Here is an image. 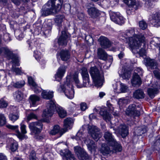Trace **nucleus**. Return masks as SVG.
I'll return each mask as SVG.
<instances>
[{
	"label": "nucleus",
	"mask_w": 160,
	"mask_h": 160,
	"mask_svg": "<svg viewBox=\"0 0 160 160\" xmlns=\"http://www.w3.org/2000/svg\"><path fill=\"white\" fill-rule=\"evenodd\" d=\"M126 114L130 116H139L140 113L139 111L136 110V105L135 104L130 105L127 108Z\"/></svg>",
	"instance_id": "17"
},
{
	"label": "nucleus",
	"mask_w": 160,
	"mask_h": 160,
	"mask_svg": "<svg viewBox=\"0 0 160 160\" xmlns=\"http://www.w3.org/2000/svg\"><path fill=\"white\" fill-rule=\"evenodd\" d=\"M28 83L32 86V88L35 93H38L40 91V88L38 87L31 77H28Z\"/></svg>",
	"instance_id": "26"
},
{
	"label": "nucleus",
	"mask_w": 160,
	"mask_h": 160,
	"mask_svg": "<svg viewBox=\"0 0 160 160\" xmlns=\"http://www.w3.org/2000/svg\"><path fill=\"white\" fill-rule=\"evenodd\" d=\"M25 83V82L24 81L18 82L15 83L14 85V86L16 88H20L24 85Z\"/></svg>",
	"instance_id": "50"
},
{
	"label": "nucleus",
	"mask_w": 160,
	"mask_h": 160,
	"mask_svg": "<svg viewBox=\"0 0 160 160\" xmlns=\"http://www.w3.org/2000/svg\"><path fill=\"white\" fill-rule=\"evenodd\" d=\"M101 46L104 48H107L111 46V43L109 40L106 37L101 36L98 39Z\"/></svg>",
	"instance_id": "22"
},
{
	"label": "nucleus",
	"mask_w": 160,
	"mask_h": 160,
	"mask_svg": "<svg viewBox=\"0 0 160 160\" xmlns=\"http://www.w3.org/2000/svg\"><path fill=\"white\" fill-rule=\"evenodd\" d=\"M100 114L106 122L110 121L111 118V115L108 112L105 110H101L100 112Z\"/></svg>",
	"instance_id": "30"
},
{
	"label": "nucleus",
	"mask_w": 160,
	"mask_h": 160,
	"mask_svg": "<svg viewBox=\"0 0 160 160\" xmlns=\"http://www.w3.org/2000/svg\"><path fill=\"white\" fill-rule=\"evenodd\" d=\"M145 65L149 68L151 69H156L158 64L153 59L147 58L144 60Z\"/></svg>",
	"instance_id": "21"
},
{
	"label": "nucleus",
	"mask_w": 160,
	"mask_h": 160,
	"mask_svg": "<svg viewBox=\"0 0 160 160\" xmlns=\"http://www.w3.org/2000/svg\"><path fill=\"white\" fill-rule=\"evenodd\" d=\"M124 54L123 52H121L118 55V56L120 59L122 58L124 56Z\"/></svg>",
	"instance_id": "63"
},
{
	"label": "nucleus",
	"mask_w": 160,
	"mask_h": 160,
	"mask_svg": "<svg viewBox=\"0 0 160 160\" xmlns=\"http://www.w3.org/2000/svg\"><path fill=\"white\" fill-rule=\"evenodd\" d=\"M128 7H129V8L127 10V13L129 15V14H130L131 13V11L130 10V8H131V9L132 10H135V9H134L133 8H130L129 6H128Z\"/></svg>",
	"instance_id": "62"
},
{
	"label": "nucleus",
	"mask_w": 160,
	"mask_h": 160,
	"mask_svg": "<svg viewBox=\"0 0 160 160\" xmlns=\"http://www.w3.org/2000/svg\"><path fill=\"white\" fill-rule=\"evenodd\" d=\"M34 56L37 60H39L42 57L41 52L38 51H34Z\"/></svg>",
	"instance_id": "48"
},
{
	"label": "nucleus",
	"mask_w": 160,
	"mask_h": 160,
	"mask_svg": "<svg viewBox=\"0 0 160 160\" xmlns=\"http://www.w3.org/2000/svg\"><path fill=\"white\" fill-rule=\"evenodd\" d=\"M64 17L63 15H58L55 19V22L57 25L59 26L62 23L63 19Z\"/></svg>",
	"instance_id": "42"
},
{
	"label": "nucleus",
	"mask_w": 160,
	"mask_h": 160,
	"mask_svg": "<svg viewBox=\"0 0 160 160\" xmlns=\"http://www.w3.org/2000/svg\"><path fill=\"white\" fill-rule=\"evenodd\" d=\"M73 121L72 119L70 118H67L64 121L63 128H62L63 131L62 133H65L67 132L68 129L71 128Z\"/></svg>",
	"instance_id": "19"
},
{
	"label": "nucleus",
	"mask_w": 160,
	"mask_h": 160,
	"mask_svg": "<svg viewBox=\"0 0 160 160\" xmlns=\"http://www.w3.org/2000/svg\"><path fill=\"white\" fill-rule=\"evenodd\" d=\"M87 12L92 18H96L100 14L99 11L95 8L93 3H88L86 5Z\"/></svg>",
	"instance_id": "11"
},
{
	"label": "nucleus",
	"mask_w": 160,
	"mask_h": 160,
	"mask_svg": "<svg viewBox=\"0 0 160 160\" xmlns=\"http://www.w3.org/2000/svg\"><path fill=\"white\" fill-rule=\"evenodd\" d=\"M63 159L64 158L67 160H75L74 155L69 151L67 154H63Z\"/></svg>",
	"instance_id": "43"
},
{
	"label": "nucleus",
	"mask_w": 160,
	"mask_h": 160,
	"mask_svg": "<svg viewBox=\"0 0 160 160\" xmlns=\"http://www.w3.org/2000/svg\"><path fill=\"white\" fill-rule=\"evenodd\" d=\"M9 118L11 121L13 122H15L18 118V113H15V114H10L9 116Z\"/></svg>",
	"instance_id": "47"
},
{
	"label": "nucleus",
	"mask_w": 160,
	"mask_h": 160,
	"mask_svg": "<svg viewBox=\"0 0 160 160\" xmlns=\"http://www.w3.org/2000/svg\"><path fill=\"white\" fill-rule=\"evenodd\" d=\"M139 26L141 29L142 30H144L147 27V24L143 20L140 21L139 22Z\"/></svg>",
	"instance_id": "46"
},
{
	"label": "nucleus",
	"mask_w": 160,
	"mask_h": 160,
	"mask_svg": "<svg viewBox=\"0 0 160 160\" xmlns=\"http://www.w3.org/2000/svg\"><path fill=\"white\" fill-rule=\"evenodd\" d=\"M98 55L100 59L106 60L108 57V54L102 48H99L98 50Z\"/></svg>",
	"instance_id": "28"
},
{
	"label": "nucleus",
	"mask_w": 160,
	"mask_h": 160,
	"mask_svg": "<svg viewBox=\"0 0 160 160\" xmlns=\"http://www.w3.org/2000/svg\"><path fill=\"white\" fill-rule=\"evenodd\" d=\"M89 73L95 86L98 88L101 87L103 85V76L99 70L96 67H91Z\"/></svg>",
	"instance_id": "6"
},
{
	"label": "nucleus",
	"mask_w": 160,
	"mask_h": 160,
	"mask_svg": "<svg viewBox=\"0 0 160 160\" xmlns=\"http://www.w3.org/2000/svg\"><path fill=\"white\" fill-rule=\"evenodd\" d=\"M145 39L141 42L140 46H139L137 49H135V51H136V52H134V51L132 50V49L131 48H130V49L132 50V52L134 53H138L140 56L142 57L145 55V50L144 49L142 48H141L140 50L139 49V48L141 47L142 43H143L145 42Z\"/></svg>",
	"instance_id": "31"
},
{
	"label": "nucleus",
	"mask_w": 160,
	"mask_h": 160,
	"mask_svg": "<svg viewBox=\"0 0 160 160\" xmlns=\"http://www.w3.org/2000/svg\"><path fill=\"white\" fill-rule=\"evenodd\" d=\"M20 129L21 132L22 134H25L27 133L26 130V126L24 124H20Z\"/></svg>",
	"instance_id": "53"
},
{
	"label": "nucleus",
	"mask_w": 160,
	"mask_h": 160,
	"mask_svg": "<svg viewBox=\"0 0 160 160\" xmlns=\"http://www.w3.org/2000/svg\"><path fill=\"white\" fill-rule=\"evenodd\" d=\"M41 95L43 98L49 99L53 97V93L52 92H48L45 90H43L41 94Z\"/></svg>",
	"instance_id": "34"
},
{
	"label": "nucleus",
	"mask_w": 160,
	"mask_h": 160,
	"mask_svg": "<svg viewBox=\"0 0 160 160\" xmlns=\"http://www.w3.org/2000/svg\"><path fill=\"white\" fill-rule=\"evenodd\" d=\"M120 37L122 39H126L128 40V43L130 48H131L134 52H136L135 49L138 48L140 46L141 42L145 39L143 35L135 34L134 29L132 28L127 30L122 33Z\"/></svg>",
	"instance_id": "1"
},
{
	"label": "nucleus",
	"mask_w": 160,
	"mask_h": 160,
	"mask_svg": "<svg viewBox=\"0 0 160 160\" xmlns=\"http://www.w3.org/2000/svg\"><path fill=\"white\" fill-rule=\"evenodd\" d=\"M74 151L80 160H87L88 156L85 150L81 148L76 147L74 148Z\"/></svg>",
	"instance_id": "15"
},
{
	"label": "nucleus",
	"mask_w": 160,
	"mask_h": 160,
	"mask_svg": "<svg viewBox=\"0 0 160 160\" xmlns=\"http://www.w3.org/2000/svg\"><path fill=\"white\" fill-rule=\"evenodd\" d=\"M55 110L61 118H64L66 116V112L62 107L58 105L56 106L54 101H50L47 104L46 108L43 111L42 117L45 118L51 117Z\"/></svg>",
	"instance_id": "2"
},
{
	"label": "nucleus",
	"mask_w": 160,
	"mask_h": 160,
	"mask_svg": "<svg viewBox=\"0 0 160 160\" xmlns=\"http://www.w3.org/2000/svg\"><path fill=\"white\" fill-rule=\"evenodd\" d=\"M78 18L80 20H82L84 18L83 14L82 12L78 13L77 14Z\"/></svg>",
	"instance_id": "58"
},
{
	"label": "nucleus",
	"mask_w": 160,
	"mask_h": 160,
	"mask_svg": "<svg viewBox=\"0 0 160 160\" xmlns=\"http://www.w3.org/2000/svg\"><path fill=\"white\" fill-rule=\"evenodd\" d=\"M151 22L155 26H160V14L156 13L154 14Z\"/></svg>",
	"instance_id": "27"
},
{
	"label": "nucleus",
	"mask_w": 160,
	"mask_h": 160,
	"mask_svg": "<svg viewBox=\"0 0 160 160\" xmlns=\"http://www.w3.org/2000/svg\"><path fill=\"white\" fill-rule=\"evenodd\" d=\"M30 99V102L32 106H35L37 102L40 99L39 97L35 95H31L29 97Z\"/></svg>",
	"instance_id": "35"
},
{
	"label": "nucleus",
	"mask_w": 160,
	"mask_h": 160,
	"mask_svg": "<svg viewBox=\"0 0 160 160\" xmlns=\"http://www.w3.org/2000/svg\"><path fill=\"white\" fill-rule=\"evenodd\" d=\"M136 70L138 72L140 75L142 74V73L143 71L142 69L139 68H138Z\"/></svg>",
	"instance_id": "61"
},
{
	"label": "nucleus",
	"mask_w": 160,
	"mask_h": 160,
	"mask_svg": "<svg viewBox=\"0 0 160 160\" xmlns=\"http://www.w3.org/2000/svg\"><path fill=\"white\" fill-rule=\"evenodd\" d=\"M14 99L17 101L21 100L23 98V95L22 92L19 91H17L13 94Z\"/></svg>",
	"instance_id": "38"
},
{
	"label": "nucleus",
	"mask_w": 160,
	"mask_h": 160,
	"mask_svg": "<svg viewBox=\"0 0 160 160\" xmlns=\"http://www.w3.org/2000/svg\"><path fill=\"white\" fill-rule=\"evenodd\" d=\"M107 105L109 108V109L110 110L113 111L114 110L113 109V107L112 106V105L109 103L108 102H107Z\"/></svg>",
	"instance_id": "60"
},
{
	"label": "nucleus",
	"mask_w": 160,
	"mask_h": 160,
	"mask_svg": "<svg viewBox=\"0 0 160 160\" xmlns=\"http://www.w3.org/2000/svg\"><path fill=\"white\" fill-rule=\"evenodd\" d=\"M68 39V37L65 31H63L62 32V35L59 38L58 43L60 45L66 46L67 44Z\"/></svg>",
	"instance_id": "23"
},
{
	"label": "nucleus",
	"mask_w": 160,
	"mask_h": 160,
	"mask_svg": "<svg viewBox=\"0 0 160 160\" xmlns=\"http://www.w3.org/2000/svg\"><path fill=\"white\" fill-rule=\"evenodd\" d=\"M67 67L65 66H60L58 69L55 75L56 80L59 81L64 76L66 71Z\"/></svg>",
	"instance_id": "18"
},
{
	"label": "nucleus",
	"mask_w": 160,
	"mask_h": 160,
	"mask_svg": "<svg viewBox=\"0 0 160 160\" xmlns=\"http://www.w3.org/2000/svg\"><path fill=\"white\" fill-rule=\"evenodd\" d=\"M153 147L154 150L158 151L160 156V138L156 141Z\"/></svg>",
	"instance_id": "39"
},
{
	"label": "nucleus",
	"mask_w": 160,
	"mask_h": 160,
	"mask_svg": "<svg viewBox=\"0 0 160 160\" xmlns=\"http://www.w3.org/2000/svg\"><path fill=\"white\" fill-rule=\"evenodd\" d=\"M153 72L155 76L157 78L160 79V72H158V70H154Z\"/></svg>",
	"instance_id": "55"
},
{
	"label": "nucleus",
	"mask_w": 160,
	"mask_h": 160,
	"mask_svg": "<svg viewBox=\"0 0 160 160\" xmlns=\"http://www.w3.org/2000/svg\"><path fill=\"white\" fill-rule=\"evenodd\" d=\"M122 71L123 72L122 74V77L124 79H128L130 77L131 72L129 71L122 69Z\"/></svg>",
	"instance_id": "41"
},
{
	"label": "nucleus",
	"mask_w": 160,
	"mask_h": 160,
	"mask_svg": "<svg viewBox=\"0 0 160 160\" xmlns=\"http://www.w3.org/2000/svg\"><path fill=\"white\" fill-rule=\"evenodd\" d=\"M63 131L62 129H60V127L58 125H55L53 128L49 131V133L52 135H55L58 133L59 132L61 134H63Z\"/></svg>",
	"instance_id": "32"
},
{
	"label": "nucleus",
	"mask_w": 160,
	"mask_h": 160,
	"mask_svg": "<svg viewBox=\"0 0 160 160\" xmlns=\"http://www.w3.org/2000/svg\"><path fill=\"white\" fill-rule=\"evenodd\" d=\"M18 147V144L16 141L12 142L10 146V149L12 151L14 152L16 150Z\"/></svg>",
	"instance_id": "45"
},
{
	"label": "nucleus",
	"mask_w": 160,
	"mask_h": 160,
	"mask_svg": "<svg viewBox=\"0 0 160 160\" xmlns=\"http://www.w3.org/2000/svg\"><path fill=\"white\" fill-rule=\"evenodd\" d=\"M133 96L136 98L139 99L143 98L144 97L145 95L142 90L138 89L135 91Z\"/></svg>",
	"instance_id": "33"
},
{
	"label": "nucleus",
	"mask_w": 160,
	"mask_h": 160,
	"mask_svg": "<svg viewBox=\"0 0 160 160\" xmlns=\"http://www.w3.org/2000/svg\"><path fill=\"white\" fill-rule=\"evenodd\" d=\"M37 116L36 114L32 112L28 115L27 117V119L28 121H29L32 119H37Z\"/></svg>",
	"instance_id": "49"
},
{
	"label": "nucleus",
	"mask_w": 160,
	"mask_h": 160,
	"mask_svg": "<svg viewBox=\"0 0 160 160\" xmlns=\"http://www.w3.org/2000/svg\"><path fill=\"white\" fill-rule=\"evenodd\" d=\"M105 95V93L103 92H100L99 93V97L100 98H102Z\"/></svg>",
	"instance_id": "64"
},
{
	"label": "nucleus",
	"mask_w": 160,
	"mask_h": 160,
	"mask_svg": "<svg viewBox=\"0 0 160 160\" xmlns=\"http://www.w3.org/2000/svg\"><path fill=\"white\" fill-rule=\"evenodd\" d=\"M109 13L111 20L115 23L121 25L125 22V19L119 12L110 11Z\"/></svg>",
	"instance_id": "10"
},
{
	"label": "nucleus",
	"mask_w": 160,
	"mask_h": 160,
	"mask_svg": "<svg viewBox=\"0 0 160 160\" xmlns=\"http://www.w3.org/2000/svg\"><path fill=\"white\" fill-rule=\"evenodd\" d=\"M83 135L81 132H78L75 137L76 140H80L82 142L84 141L87 145L88 148L91 152L95 151L96 148V145L92 140L88 138H85L83 137Z\"/></svg>",
	"instance_id": "8"
},
{
	"label": "nucleus",
	"mask_w": 160,
	"mask_h": 160,
	"mask_svg": "<svg viewBox=\"0 0 160 160\" xmlns=\"http://www.w3.org/2000/svg\"><path fill=\"white\" fill-rule=\"evenodd\" d=\"M117 130L123 138L126 137L128 134V128L125 124L120 125Z\"/></svg>",
	"instance_id": "20"
},
{
	"label": "nucleus",
	"mask_w": 160,
	"mask_h": 160,
	"mask_svg": "<svg viewBox=\"0 0 160 160\" xmlns=\"http://www.w3.org/2000/svg\"><path fill=\"white\" fill-rule=\"evenodd\" d=\"M80 108L81 110L83 111H85L87 108L88 107L86 103L85 102H82L80 104Z\"/></svg>",
	"instance_id": "54"
},
{
	"label": "nucleus",
	"mask_w": 160,
	"mask_h": 160,
	"mask_svg": "<svg viewBox=\"0 0 160 160\" xmlns=\"http://www.w3.org/2000/svg\"><path fill=\"white\" fill-rule=\"evenodd\" d=\"M59 54L61 59L64 61H67L70 58V53L67 50H62Z\"/></svg>",
	"instance_id": "29"
},
{
	"label": "nucleus",
	"mask_w": 160,
	"mask_h": 160,
	"mask_svg": "<svg viewBox=\"0 0 160 160\" xmlns=\"http://www.w3.org/2000/svg\"><path fill=\"white\" fill-rule=\"evenodd\" d=\"M120 90L122 92H126L128 89L127 87L123 83H120Z\"/></svg>",
	"instance_id": "51"
},
{
	"label": "nucleus",
	"mask_w": 160,
	"mask_h": 160,
	"mask_svg": "<svg viewBox=\"0 0 160 160\" xmlns=\"http://www.w3.org/2000/svg\"><path fill=\"white\" fill-rule=\"evenodd\" d=\"M0 55L4 56L9 60L12 59L13 63L11 68L12 71L15 72L16 74L20 75L22 73L21 70L15 66V65L17 66L19 65L18 57L8 48L0 46Z\"/></svg>",
	"instance_id": "3"
},
{
	"label": "nucleus",
	"mask_w": 160,
	"mask_h": 160,
	"mask_svg": "<svg viewBox=\"0 0 160 160\" xmlns=\"http://www.w3.org/2000/svg\"><path fill=\"white\" fill-rule=\"evenodd\" d=\"M129 102L127 98H122L119 99L118 103L120 107H122L128 104Z\"/></svg>",
	"instance_id": "40"
},
{
	"label": "nucleus",
	"mask_w": 160,
	"mask_h": 160,
	"mask_svg": "<svg viewBox=\"0 0 160 160\" xmlns=\"http://www.w3.org/2000/svg\"><path fill=\"white\" fill-rule=\"evenodd\" d=\"M81 74L83 78V84L79 83V81L78 79V75L77 73L73 75V78L78 88H80L83 87H87L89 86V75L87 69L83 67L81 69Z\"/></svg>",
	"instance_id": "5"
},
{
	"label": "nucleus",
	"mask_w": 160,
	"mask_h": 160,
	"mask_svg": "<svg viewBox=\"0 0 160 160\" xmlns=\"http://www.w3.org/2000/svg\"><path fill=\"white\" fill-rule=\"evenodd\" d=\"M6 157L2 153H0V160H7Z\"/></svg>",
	"instance_id": "59"
},
{
	"label": "nucleus",
	"mask_w": 160,
	"mask_h": 160,
	"mask_svg": "<svg viewBox=\"0 0 160 160\" xmlns=\"http://www.w3.org/2000/svg\"><path fill=\"white\" fill-rule=\"evenodd\" d=\"M69 82V79L67 78L66 82L65 83L66 89L64 91V93L66 96L70 99H72L74 97V91L72 88V86Z\"/></svg>",
	"instance_id": "13"
},
{
	"label": "nucleus",
	"mask_w": 160,
	"mask_h": 160,
	"mask_svg": "<svg viewBox=\"0 0 160 160\" xmlns=\"http://www.w3.org/2000/svg\"><path fill=\"white\" fill-rule=\"evenodd\" d=\"M30 160H36L35 153H31L30 155Z\"/></svg>",
	"instance_id": "57"
},
{
	"label": "nucleus",
	"mask_w": 160,
	"mask_h": 160,
	"mask_svg": "<svg viewBox=\"0 0 160 160\" xmlns=\"http://www.w3.org/2000/svg\"><path fill=\"white\" fill-rule=\"evenodd\" d=\"M89 132L92 138L96 141L102 137V134L99 132V128L94 126H89L88 127Z\"/></svg>",
	"instance_id": "14"
},
{
	"label": "nucleus",
	"mask_w": 160,
	"mask_h": 160,
	"mask_svg": "<svg viewBox=\"0 0 160 160\" xmlns=\"http://www.w3.org/2000/svg\"><path fill=\"white\" fill-rule=\"evenodd\" d=\"M147 131V127L146 126H142L141 128H138L135 129V132L137 133V135H141L145 133Z\"/></svg>",
	"instance_id": "36"
},
{
	"label": "nucleus",
	"mask_w": 160,
	"mask_h": 160,
	"mask_svg": "<svg viewBox=\"0 0 160 160\" xmlns=\"http://www.w3.org/2000/svg\"><path fill=\"white\" fill-rule=\"evenodd\" d=\"M132 85L134 87L139 86L142 83L141 78L138 74L134 72L133 74V77L131 81Z\"/></svg>",
	"instance_id": "24"
},
{
	"label": "nucleus",
	"mask_w": 160,
	"mask_h": 160,
	"mask_svg": "<svg viewBox=\"0 0 160 160\" xmlns=\"http://www.w3.org/2000/svg\"><path fill=\"white\" fill-rule=\"evenodd\" d=\"M42 126V123L40 121L32 122L28 124L31 134L34 135L39 134L41 132Z\"/></svg>",
	"instance_id": "9"
},
{
	"label": "nucleus",
	"mask_w": 160,
	"mask_h": 160,
	"mask_svg": "<svg viewBox=\"0 0 160 160\" xmlns=\"http://www.w3.org/2000/svg\"><path fill=\"white\" fill-rule=\"evenodd\" d=\"M63 0H50L43 6L42 9V15L43 16L55 14L61 8Z\"/></svg>",
	"instance_id": "4"
},
{
	"label": "nucleus",
	"mask_w": 160,
	"mask_h": 160,
	"mask_svg": "<svg viewBox=\"0 0 160 160\" xmlns=\"http://www.w3.org/2000/svg\"><path fill=\"white\" fill-rule=\"evenodd\" d=\"M104 138L107 142L108 144H111L113 147L115 152H120L122 148L120 144L118 143L114 138L112 134L108 131L105 132Z\"/></svg>",
	"instance_id": "7"
},
{
	"label": "nucleus",
	"mask_w": 160,
	"mask_h": 160,
	"mask_svg": "<svg viewBox=\"0 0 160 160\" xmlns=\"http://www.w3.org/2000/svg\"><path fill=\"white\" fill-rule=\"evenodd\" d=\"M123 2L129 7L133 8L135 10L140 8L141 7V2L138 0H122Z\"/></svg>",
	"instance_id": "16"
},
{
	"label": "nucleus",
	"mask_w": 160,
	"mask_h": 160,
	"mask_svg": "<svg viewBox=\"0 0 160 160\" xmlns=\"http://www.w3.org/2000/svg\"><path fill=\"white\" fill-rule=\"evenodd\" d=\"M113 147L111 146V144H108V143H103L102 145L100 150V152L103 155L107 156L110 155L114 152H115L113 148Z\"/></svg>",
	"instance_id": "12"
},
{
	"label": "nucleus",
	"mask_w": 160,
	"mask_h": 160,
	"mask_svg": "<svg viewBox=\"0 0 160 160\" xmlns=\"http://www.w3.org/2000/svg\"><path fill=\"white\" fill-rule=\"evenodd\" d=\"M8 103L3 99L0 100V108H3L7 107Z\"/></svg>",
	"instance_id": "52"
},
{
	"label": "nucleus",
	"mask_w": 160,
	"mask_h": 160,
	"mask_svg": "<svg viewBox=\"0 0 160 160\" xmlns=\"http://www.w3.org/2000/svg\"><path fill=\"white\" fill-rule=\"evenodd\" d=\"M158 92L157 88H149L148 90V93L149 96L152 98H153L156 94Z\"/></svg>",
	"instance_id": "37"
},
{
	"label": "nucleus",
	"mask_w": 160,
	"mask_h": 160,
	"mask_svg": "<svg viewBox=\"0 0 160 160\" xmlns=\"http://www.w3.org/2000/svg\"><path fill=\"white\" fill-rule=\"evenodd\" d=\"M44 160H52L49 153H46L44 155Z\"/></svg>",
	"instance_id": "56"
},
{
	"label": "nucleus",
	"mask_w": 160,
	"mask_h": 160,
	"mask_svg": "<svg viewBox=\"0 0 160 160\" xmlns=\"http://www.w3.org/2000/svg\"><path fill=\"white\" fill-rule=\"evenodd\" d=\"M6 123V118L3 114H0V126L4 125Z\"/></svg>",
	"instance_id": "44"
},
{
	"label": "nucleus",
	"mask_w": 160,
	"mask_h": 160,
	"mask_svg": "<svg viewBox=\"0 0 160 160\" xmlns=\"http://www.w3.org/2000/svg\"><path fill=\"white\" fill-rule=\"evenodd\" d=\"M6 127L8 129L15 132L17 133L18 137L20 139L23 138V135L18 130V125L13 126L10 124L6 125Z\"/></svg>",
	"instance_id": "25"
}]
</instances>
